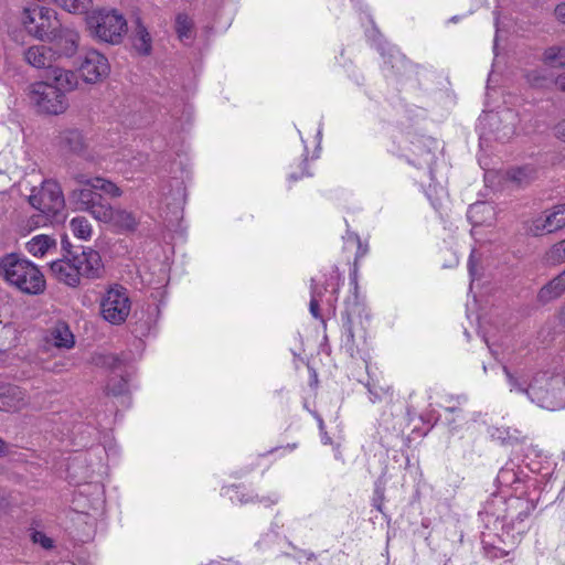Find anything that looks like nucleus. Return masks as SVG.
Listing matches in <instances>:
<instances>
[{
	"label": "nucleus",
	"mask_w": 565,
	"mask_h": 565,
	"mask_svg": "<svg viewBox=\"0 0 565 565\" xmlns=\"http://www.w3.org/2000/svg\"><path fill=\"white\" fill-rule=\"evenodd\" d=\"M0 277L11 287L25 295H41L46 282L40 268L18 253L0 256Z\"/></svg>",
	"instance_id": "1"
},
{
	"label": "nucleus",
	"mask_w": 565,
	"mask_h": 565,
	"mask_svg": "<svg viewBox=\"0 0 565 565\" xmlns=\"http://www.w3.org/2000/svg\"><path fill=\"white\" fill-rule=\"evenodd\" d=\"M87 24L97 40L109 44H119L128 30L125 15L113 8L94 10L87 18Z\"/></svg>",
	"instance_id": "2"
},
{
	"label": "nucleus",
	"mask_w": 565,
	"mask_h": 565,
	"mask_svg": "<svg viewBox=\"0 0 565 565\" xmlns=\"http://www.w3.org/2000/svg\"><path fill=\"white\" fill-rule=\"evenodd\" d=\"M535 509V504L520 497L508 501V509L503 518L501 542L514 548L529 530L527 519Z\"/></svg>",
	"instance_id": "3"
},
{
	"label": "nucleus",
	"mask_w": 565,
	"mask_h": 565,
	"mask_svg": "<svg viewBox=\"0 0 565 565\" xmlns=\"http://www.w3.org/2000/svg\"><path fill=\"white\" fill-rule=\"evenodd\" d=\"M20 20L24 30L40 41H45L58 22L53 9L35 3L23 8Z\"/></svg>",
	"instance_id": "4"
},
{
	"label": "nucleus",
	"mask_w": 565,
	"mask_h": 565,
	"mask_svg": "<svg viewBox=\"0 0 565 565\" xmlns=\"http://www.w3.org/2000/svg\"><path fill=\"white\" fill-rule=\"evenodd\" d=\"M131 301L128 290L120 286H110L100 299V315L109 323L118 326L126 321L130 313Z\"/></svg>",
	"instance_id": "5"
},
{
	"label": "nucleus",
	"mask_w": 565,
	"mask_h": 565,
	"mask_svg": "<svg viewBox=\"0 0 565 565\" xmlns=\"http://www.w3.org/2000/svg\"><path fill=\"white\" fill-rule=\"evenodd\" d=\"M29 97L39 111L49 115L62 114L68 106L65 93L46 82L31 85Z\"/></svg>",
	"instance_id": "6"
},
{
	"label": "nucleus",
	"mask_w": 565,
	"mask_h": 565,
	"mask_svg": "<svg viewBox=\"0 0 565 565\" xmlns=\"http://www.w3.org/2000/svg\"><path fill=\"white\" fill-rule=\"evenodd\" d=\"M79 185L82 188L74 189L68 196L74 210L88 212L97 221L98 218H105L108 202L97 192L98 189L90 184Z\"/></svg>",
	"instance_id": "7"
},
{
	"label": "nucleus",
	"mask_w": 565,
	"mask_h": 565,
	"mask_svg": "<svg viewBox=\"0 0 565 565\" xmlns=\"http://www.w3.org/2000/svg\"><path fill=\"white\" fill-rule=\"evenodd\" d=\"M30 204L46 216H55L65 204L61 185L53 180L44 181L39 193L30 195Z\"/></svg>",
	"instance_id": "8"
},
{
	"label": "nucleus",
	"mask_w": 565,
	"mask_h": 565,
	"mask_svg": "<svg viewBox=\"0 0 565 565\" xmlns=\"http://www.w3.org/2000/svg\"><path fill=\"white\" fill-rule=\"evenodd\" d=\"M79 72L86 83H96L107 76L109 64L103 54L96 50H88L82 57Z\"/></svg>",
	"instance_id": "9"
},
{
	"label": "nucleus",
	"mask_w": 565,
	"mask_h": 565,
	"mask_svg": "<svg viewBox=\"0 0 565 565\" xmlns=\"http://www.w3.org/2000/svg\"><path fill=\"white\" fill-rule=\"evenodd\" d=\"M503 372L507 375L510 391L525 394L531 402L536 403L542 408L555 409L557 407V404L551 398L548 391L537 388L533 384L525 386L507 366H503Z\"/></svg>",
	"instance_id": "10"
},
{
	"label": "nucleus",
	"mask_w": 565,
	"mask_h": 565,
	"mask_svg": "<svg viewBox=\"0 0 565 565\" xmlns=\"http://www.w3.org/2000/svg\"><path fill=\"white\" fill-rule=\"evenodd\" d=\"M81 277L98 278L103 271V263L98 252L85 248L72 257Z\"/></svg>",
	"instance_id": "11"
},
{
	"label": "nucleus",
	"mask_w": 565,
	"mask_h": 565,
	"mask_svg": "<svg viewBox=\"0 0 565 565\" xmlns=\"http://www.w3.org/2000/svg\"><path fill=\"white\" fill-rule=\"evenodd\" d=\"M45 41L53 43L60 54L72 55L77 49L78 34L73 29L63 26L58 21L57 26Z\"/></svg>",
	"instance_id": "12"
},
{
	"label": "nucleus",
	"mask_w": 565,
	"mask_h": 565,
	"mask_svg": "<svg viewBox=\"0 0 565 565\" xmlns=\"http://www.w3.org/2000/svg\"><path fill=\"white\" fill-rule=\"evenodd\" d=\"M105 218H98L99 222L109 224L119 231H135L138 225L136 215L125 209H115L109 203L106 206Z\"/></svg>",
	"instance_id": "13"
},
{
	"label": "nucleus",
	"mask_w": 565,
	"mask_h": 565,
	"mask_svg": "<svg viewBox=\"0 0 565 565\" xmlns=\"http://www.w3.org/2000/svg\"><path fill=\"white\" fill-rule=\"evenodd\" d=\"M52 275L58 281L70 286L76 287L79 285L81 276L73 259H57L50 264Z\"/></svg>",
	"instance_id": "14"
},
{
	"label": "nucleus",
	"mask_w": 565,
	"mask_h": 565,
	"mask_svg": "<svg viewBox=\"0 0 565 565\" xmlns=\"http://www.w3.org/2000/svg\"><path fill=\"white\" fill-rule=\"evenodd\" d=\"M25 61L36 68H50L55 60V53L45 45H33L24 52Z\"/></svg>",
	"instance_id": "15"
},
{
	"label": "nucleus",
	"mask_w": 565,
	"mask_h": 565,
	"mask_svg": "<svg viewBox=\"0 0 565 565\" xmlns=\"http://www.w3.org/2000/svg\"><path fill=\"white\" fill-rule=\"evenodd\" d=\"M74 180L77 184H90L93 188L98 189V191L104 192L110 198H119L122 195V191L117 184L102 177L87 178L79 173L74 177Z\"/></svg>",
	"instance_id": "16"
},
{
	"label": "nucleus",
	"mask_w": 565,
	"mask_h": 565,
	"mask_svg": "<svg viewBox=\"0 0 565 565\" xmlns=\"http://www.w3.org/2000/svg\"><path fill=\"white\" fill-rule=\"evenodd\" d=\"M47 78L52 82V85L61 88V92L63 93L74 89L77 84V78L74 72L53 65L49 68Z\"/></svg>",
	"instance_id": "17"
},
{
	"label": "nucleus",
	"mask_w": 565,
	"mask_h": 565,
	"mask_svg": "<svg viewBox=\"0 0 565 565\" xmlns=\"http://www.w3.org/2000/svg\"><path fill=\"white\" fill-rule=\"evenodd\" d=\"M497 482L501 488H511L515 492L522 484V471L513 462L502 467L497 476Z\"/></svg>",
	"instance_id": "18"
},
{
	"label": "nucleus",
	"mask_w": 565,
	"mask_h": 565,
	"mask_svg": "<svg viewBox=\"0 0 565 565\" xmlns=\"http://www.w3.org/2000/svg\"><path fill=\"white\" fill-rule=\"evenodd\" d=\"M106 392L108 395L119 396L128 392V379L127 374L124 373L121 364L114 366L111 375L106 385Z\"/></svg>",
	"instance_id": "19"
},
{
	"label": "nucleus",
	"mask_w": 565,
	"mask_h": 565,
	"mask_svg": "<svg viewBox=\"0 0 565 565\" xmlns=\"http://www.w3.org/2000/svg\"><path fill=\"white\" fill-rule=\"evenodd\" d=\"M26 250L34 257H43L51 249L56 248V242L49 235H36L26 243Z\"/></svg>",
	"instance_id": "20"
},
{
	"label": "nucleus",
	"mask_w": 565,
	"mask_h": 565,
	"mask_svg": "<svg viewBox=\"0 0 565 565\" xmlns=\"http://www.w3.org/2000/svg\"><path fill=\"white\" fill-rule=\"evenodd\" d=\"M227 492H232L230 498L232 501H237L242 504L250 503V502H259L266 507L276 504L279 501V495L277 493H271L268 497H262L258 495L249 497L246 493H244L239 487L233 486L227 489Z\"/></svg>",
	"instance_id": "21"
},
{
	"label": "nucleus",
	"mask_w": 565,
	"mask_h": 565,
	"mask_svg": "<svg viewBox=\"0 0 565 565\" xmlns=\"http://www.w3.org/2000/svg\"><path fill=\"white\" fill-rule=\"evenodd\" d=\"M565 292V270L548 284L541 288L539 298L543 302H548Z\"/></svg>",
	"instance_id": "22"
},
{
	"label": "nucleus",
	"mask_w": 565,
	"mask_h": 565,
	"mask_svg": "<svg viewBox=\"0 0 565 565\" xmlns=\"http://www.w3.org/2000/svg\"><path fill=\"white\" fill-rule=\"evenodd\" d=\"M50 341L56 348L71 349L74 335L66 323H57L51 331Z\"/></svg>",
	"instance_id": "23"
},
{
	"label": "nucleus",
	"mask_w": 565,
	"mask_h": 565,
	"mask_svg": "<svg viewBox=\"0 0 565 565\" xmlns=\"http://www.w3.org/2000/svg\"><path fill=\"white\" fill-rule=\"evenodd\" d=\"M134 36L136 50L142 54H149L151 51V36L140 19L136 21Z\"/></svg>",
	"instance_id": "24"
},
{
	"label": "nucleus",
	"mask_w": 565,
	"mask_h": 565,
	"mask_svg": "<svg viewBox=\"0 0 565 565\" xmlns=\"http://www.w3.org/2000/svg\"><path fill=\"white\" fill-rule=\"evenodd\" d=\"M62 145L74 153H81L85 149V140L79 130H66L62 135Z\"/></svg>",
	"instance_id": "25"
},
{
	"label": "nucleus",
	"mask_w": 565,
	"mask_h": 565,
	"mask_svg": "<svg viewBox=\"0 0 565 565\" xmlns=\"http://www.w3.org/2000/svg\"><path fill=\"white\" fill-rule=\"evenodd\" d=\"M508 177L519 185H524L535 179L536 170L532 166L512 168L508 171Z\"/></svg>",
	"instance_id": "26"
},
{
	"label": "nucleus",
	"mask_w": 565,
	"mask_h": 565,
	"mask_svg": "<svg viewBox=\"0 0 565 565\" xmlns=\"http://www.w3.org/2000/svg\"><path fill=\"white\" fill-rule=\"evenodd\" d=\"M70 228L73 235L77 238L87 241L92 236V225L84 216H76L71 220Z\"/></svg>",
	"instance_id": "27"
},
{
	"label": "nucleus",
	"mask_w": 565,
	"mask_h": 565,
	"mask_svg": "<svg viewBox=\"0 0 565 565\" xmlns=\"http://www.w3.org/2000/svg\"><path fill=\"white\" fill-rule=\"evenodd\" d=\"M545 213V222H547L553 233L565 227V203L556 205L551 211Z\"/></svg>",
	"instance_id": "28"
},
{
	"label": "nucleus",
	"mask_w": 565,
	"mask_h": 565,
	"mask_svg": "<svg viewBox=\"0 0 565 565\" xmlns=\"http://www.w3.org/2000/svg\"><path fill=\"white\" fill-rule=\"evenodd\" d=\"M543 61L552 66L565 67V45L547 47L544 51Z\"/></svg>",
	"instance_id": "29"
},
{
	"label": "nucleus",
	"mask_w": 565,
	"mask_h": 565,
	"mask_svg": "<svg viewBox=\"0 0 565 565\" xmlns=\"http://www.w3.org/2000/svg\"><path fill=\"white\" fill-rule=\"evenodd\" d=\"M193 21L185 14L179 13L175 18V32L181 41L192 38Z\"/></svg>",
	"instance_id": "30"
},
{
	"label": "nucleus",
	"mask_w": 565,
	"mask_h": 565,
	"mask_svg": "<svg viewBox=\"0 0 565 565\" xmlns=\"http://www.w3.org/2000/svg\"><path fill=\"white\" fill-rule=\"evenodd\" d=\"M545 220L546 213L531 220L526 226V232L533 236H542L544 234L553 233Z\"/></svg>",
	"instance_id": "31"
},
{
	"label": "nucleus",
	"mask_w": 565,
	"mask_h": 565,
	"mask_svg": "<svg viewBox=\"0 0 565 565\" xmlns=\"http://www.w3.org/2000/svg\"><path fill=\"white\" fill-rule=\"evenodd\" d=\"M70 13H83L86 11L89 0H50Z\"/></svg>",
	"instance_id": "32"
},
{
	"label": "nucleus",
	"mask_w": 565,
	"mask_h": 565,
	"mask_svg": "<svg viewBox=\"0 0 565 565\" xmlns=\"http://www.w3.org/2000/svg\"><path fill=\"white\" fill-rule=\"evenodd\" d=\"M323 290H324L323 288L318 287L315 279H311V290H310L311 299H310L309 310H310V313L316 319L321 318L320 313H319V301L322 298Z\"/></svg>",
	"instance_id": "33"
},
{
	"label": "nucleus",
	"mask_w": 565,
	"mask_h": 565,
	"mask_svg": "<svg viewBox=\"0 0 565 565\" xmlns=\"http://www.w3.org/2000/svg\"><path fill=\"white\" fill-rule=\"evenodd\" d=\"M546 260L556 265L565 262V239L554 244L546 253Z\"/></svg>",
	"instance_id": "34"
},
{
	"label": "nucleus",
	"mask_w": 565,
	"mask_h": 565,
	"mask_svg": "<svg viewBox=\"0 0 565 565\" xmlns=\"http://www.w3.org/2000/svg\"><path fill=\"white\" fill-rule=\"evenodd\" d=\"M505 547L495 546L493 543L483 542V550L486 556L491 559L502 558L513 550L508 544H504Z\"/></svg>",
	"instance_id": "35"
},
{
	"label": "nucleus",
	"mask_w": 565,
	"mask_h": 565,
	"mask_svg": "<svg viewBox=\"0 0 565 565\" xmlns=\"http://www.w3.org/2000/svg\"><path fill=\"white\" fill-rule=\"evenodd\" d=\"M492 207L487 204V203H476V204H472L470 205L469 210H468V218L473 223V224H481L483 222V220H479L478 218V215L481 214V213H484V212H492Z\"/></svg>",
	"instance_id": "36"
},
{
	"label": "nucleus",
	"mask_w": 565,
	"mask_h": 565,
	"mask_svg": "<svg viewBox=\"0 0 565 565\" xmlns=\"http://www.w3.org/2000/svg\"><path fill=\"white\" fill-rule=\"evenodd\" d=\"M32 541H33V543L41 545L44 550H51L54 546L53 540L50 539L49 536H46L41 531L33 532Z\"/></svg>",
	"instance_id": "37"
},
{
	"label": "nucleus",
	"mask_w": 565,
	"mask_h": 565,
	"mask_svg": "<svg viewBox=\"0 0 565 565\" xmlns=\"http://www.w3.org/2000/svg\"><path fill=\"white\" fill-rule=\"evenodd\" d=\"M492 436L500 439L502 443H507L513 438V436L511 435L510 428H503V429L497 428L495 433H493ZM514 439H516V437H514Z\"/></svg>",
	"instance_id": "38"
},
{
	"label": "nucleus",
	"mask_w": 565,
	"mask_h": 565,
	"mask_svg": "<svg viewBox=\"0 0 565 565\" xmlns=\"http://www.w3.org/2000/svg\"><path fill=\"white\" fill-rule=\"evenodd\" d=\"M555 15L559 22L565 24V2L555 8Z\"/></svg>",
	"instance_id": "39"
},
{
	"label": "nucleus",
	"mask_w": 565,
	"mask_h": 565,
	"mask_svg": "<svg viewBox=\"0 0 565 565\" xmlns=\"http://www.w3.org/2000/svg\"><path fill=\"white\" fill-rule=\"evenodd\" d=\"M555 131L559 138L565 140V119L556 126Z\"/></svg>",
	"instance_id": "40"
},
{
	"label": "nucleus",
	"mask_w": 565,
	"mask_h": 565,
	"mask_svg": "<svg viewBox=\"0 0 565 565\" xmlns=\"http://www.w3.org/2000/svg\"><path fill=\"white\" fill-rule=\"evenodd\" d=\"M555 85L557 86L558 89L565 92V72L557 76Z\"/></svg>",
	"instance_id": "41"
},
{
	"label": "nucleus",
	"mask_w": 565,
	"mask_h": 565,
	"mask_svg": "<svg viewBox=\"0 0 565 565\" xmlns=\"http://www.w3.org/2000/svg\"><path fill=\"white\" fill-rule=\"evenodd\" d=\"M350 280L351 284L354 285V289L358 288V269L354 268L353 271L350 274Z\"/></svg>",
	"instance_id": "42"
},
{
	"label": "nucleus",
	"mask_w": 565,
	"mask_h": 565,
	"mask_svg": "<svg viewBox=\"0 0 565 565\" xmlns=\"http://www.w3.org/2000/svg\"><path fill=\"white\" fill-rule=\"evenodd\" d=\"M425 163L429 164L431 160L434 159V153H431L429 150L425 151Z\"/></svg>",
	"instance_id": "43"
},
{
	"label": "nucleus",
	"mask_w": 565,
	"mask_h": 565,
	"mask_svg": "<svg viewBox=\"0 0 565 565\" xmlns=\"http://www.w3.org/2000/svg\"><path fill=\"white\" fill-rule=\"evenodd\" d=\"M301 555L303 557H306L307 559H313L315 558V554L312 552H309V551H301Z\"/></svg>",
	"instance_id": "44"
},
{
	"label": "nucleus",
	"mask_w": 565,
	"mask_h": 565,
	"mask_svg": "<svg viewBox=\"0 0 565 565\" xmlns=\"http://www.w3.org/2000/svg\"><path fill=\"white\" fill-rule=\"evenodd\" d=\"M468 269H469V274L471 276L475 275V267H473V264H472V259L470 258L469 262H468Z\"/></svg>",
	"instance_id": "45"
},
{
	"label": "nucleus",
	"mask_w": 565,
	"mask_h": 565,
	"mask_svg": "<svg viewBox=\"0 0 565 565\" xmlns=\"http://www.w3.org/2000/svg\"><path fill=\"white\" fill-rule=\"evenodd\" d=\"M370 399L372 403H375L377 399H380V396L375 393H373L372 391H370Z\"/></svg>",
	"instance_id": "46"
},
{
	"label": "nucleus",
	"mask_w": 565,
	"mask_h": 565,
	"mask_svg": "<svg viewBox=\"0 0 565 565\" xmlns=\"http://www.w3.org/2000/svg\"><path fill=\"white\" fill-rule=\"evenodd\" d=\"M6 444L2 439H0V456L4 454Z\"/></svg>",
	"instance_id": "47"
},
{
	"label": "nucleus",
	"mask_w": 565,
	"mask_h": 565,
	"mask_svg": "<svg viewBox=\"0 0 565 565\" xmlns=\"http://www.w3.org/2000/svg\"><path fill=\"white\" fill-rule=\"evenodd\" d=\"M559 318L562 321H565V306L559 311Z\"/></svg>",
	"instance_id": "48"
},
{
	"label": "nucleus",
	"mask_w": 565,
	"mask_h": 565,
	"mask_svg": "<svg viewBox=\"0 0 565 565\" xmlns=\"http://www.w3.org/2000/svg\"><path fill=\"white\" fill-rule=\"evenodd\" d=\"M303 175H305V173H301V175H299V177L292 173V174H290L289 179L295 181V180L302 178Z\"/></svg>",
	"instance_id": "49"
},
{
	"label": "nucleus",
	"mask_w": 565,
	"mask_h": 565,
	"mask_svg": "<svg viewBox=\"0 0 565 565\" xmlns=\"http://www.w3.org/2000/svg\"><path fill=\"white\" fill-rule=\"evenodd\" d=\"M358 243H359V250H361L362 245H361V243H360V241H359V239H358ZM363 255H364V252H359V253H358V255H356V257H359V256H363Z\"/></svg>",
	"instance_id": "50"
},
{
	"label": "nucleus",
	"mask_w": 565,
	"mask_h": 565,
	"mask_svg": "<svg viewBox=\"0 0 565 565\" xmlns=\"http://www.w3.org/2000/svg\"><path fill=\"white\" fill-rule=\"evenodd\" d=\"M458 409H459V408H458V407H455V406H452V407H447V408H446V411H447V412H450V413H454V412H456V411H458Z\"/></svg>",
	"instance_id": "51"
},
{
	"label": "nucleus",
	"mask_w": 565,
	"mask_h": 565,
	"mask_svg": "<svg viewBox=\"0 0 565 565\" xmlns=\"http://www.w3.org/2000/svg\"><path fill=\"white\" fill-rule=\"evenodd\" d=\"M322 441H323V444H329V443H331V439L328 436H323Z\"/></svg>",
	"instance_id": "52"
},
{
	"label": "nucleus",
	"mask_w": 565,
	"mask_h": 565,
	"mask_svg": "<svg viewBox=\"0 0 565 565\" xmlns=\"http://www.w3.org/2000/svg\"><path fill=\"white\" fill-rule=\"evenodd\" d=\"M296 446H297L296 444H291V445L289 444V445H287V448L290 450H294L296 448Z\"/></svg>",
	"instance_id": "53"
},
{
	"label": "nucleus",
	"mask_w": 565,
	"mask_h": 565,
	"mask_svg": "<svg viewBox=\"0 0 565 565\" xmlns=\"http://www.w3.org/2000/svg\"><path fill=\"white\" fill-rule=\"evenodd\" d=\"M349 335H350L351 339H353V333H352L351 330H349Z\"/></svg>",
	"instance_id": "54"
}]
</instances>
